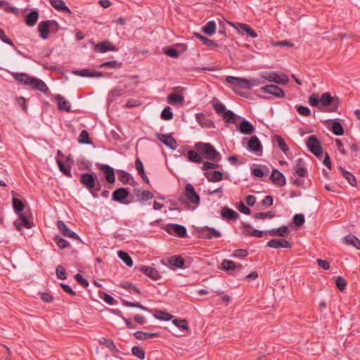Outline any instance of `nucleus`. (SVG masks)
<instances>
[{
    "mask_svg": "<svg viewBox=\"0 0 360 360\" xmlns=\"http://www.w3.org/2000/svg\"><path fill=\"white\" fill-rule=\"evenodd\" d=\"M225 81L230 85L231 89L237 94L247 97V94L243 89L249 90L253 86L259 85V80L257 79H245L233 76H226Z\"/></svg>",
    "mask_w": 360,
    "mask_h": 360,
    "instance_id": "obj_1",
    "label": "nucleus"
},
{
    "mask_svg": "<svg viewBox=\"0 0 360 360\" xmlns=\"http://www.w3.org/2000/svg\"><path fill=\"white\" fill-rule=\"evenodd\" d=\"M195 148L200 153H202L206 159L219 161L221 155L214 147L209 143H197Z\"/></svg>",
    "mask_w": 360,
    "mask_h": 360,
    "instance_id": "obj_2",
    "label": "nucleus"
},
{
    "mask_svg": "<svg viewBox=\"0 0 360 360\" xmlns=\"http://www.w3.org/2000/svg\"><path fill=\"white\" fill-rule=\"evenodd\" d=\"M320 105L319 109L321 111L323 110L322 107H329L330 112H335L340 105V101L338 97H333L329 93H324L319 98Z\"/></svg>",
    "mask_w": 360,
    "mask_h": 360,
    "instance_id": "obj_3",
    "label": "nucleus"
},
{
    "mask_svg": "<svg viewBox=\"0 0 360 360\" xmlns=\"http://www.w3.org/2000/svg\"><path fill=\"white\" fill-rule=\"evenodd\" d=\"M98 178L95 173H84L81 174L80 183L87 188L94 197H97L94 188L96 186Z\"/></svg>",
    "mask_w": 360,
    "mask_h": 360,
    "instance_id": "obj_4",
    "label": "nucleus"
},
{
    "mask_svg": "<svg viewBox=\"0 0 360 360\" xmlns=\"http://www.w3.org/2000/svg\"><path fill=\"white\" fill-rule=\"evenodd\" d=\"M306 143L309 150L316 157L321 158L323 155V148L320 141L315 136H309Z\"/></svg>",
    "mask_w": 360,
    "mask_h": 360,
    "instance_id": "obj_5",
    "label": "nucleus"
},
{
    "mask_svg": "<svg viewBox=\"0 0 360 360\" xmlns=\"http://www.w3.org/2000/svg\"><path fill=\"white\" fill-rule=\"evenodd\" d=\"M25 84L32 86L34 89L39 90L44 94L49 93V89L45 82L38 78L31 77L27 78L25 82Z\"/></svg>",
    "mask_w": 360,
    "mask_h": 360,
    "instance_id": "obj_6",
    "label": "nucleus"
},
{
    "mask_svg": "<svg viewBox=\"0 0 360 360\" xmlns=\"http://www.w3.org/2000/svg\"><path fill=\"white\" fill-rule=\"evenodd\" d=\"M227 23L234 27L240 34L245 32L252 38H256L257 37V34L247 24L242 22H232L230 21H228Z\"/></svg>",
    "mask_w": 360,
    "mask_h": 360,
    "instance_id": "obj_7",
    "label": "nucleus"
},
{
    "mask_svg": "<svg viewBox=\"0 0 360 360\" xmlns=\"http://www.w3.org/2000/svg\"><path fill=\"white\" fill-rule=\"evenodd\" d=\"M185 196L192 204L198 206L200 204V196L195 192L194 187L191 184H187L185 187Z\"/></svg>",
    "mask_w": 360,
    "mask_h": 360,
    "instance_id": "obj_8",
    "label": "nucleus"
},
{
    "mask_svg": "<svg viewBox=\"0 0 360 360\" xmlns=\"http://www.w3.org/2000/svg\"><path fill=\"white\" fill-rule=\"evenodd\" d=\"M165 229L168 233H174L180 238L185 237L187 233L184 226L176 224H169L165 226Z\"/></svg>",
    "mask_w": 360,
    "mask_h": 360,
    "instance_id": "obj_9",
    "label": "nucleus"
},
{
    "mask_svg": "<svg viewBox=\"0 0 360 360\" xmlns=\"http://www.w3.org/2000/svg\"><path fill=\"white\" fill-rule=\"evenodd\" d=\"M262 91L269 94H271L276 98L285 97V93L282 89L274 84H269L262 86L261 88Z\"/></svg>",
    "mask_w": 360,
    "mask_h": 360,
    "instance_id": "obj_10",
    "label": "nucleus"
},
{
    "mask_svg": "<svg viewBox=\"0 0 360 360\" xmlns=\"http://www.w3.org/2000/svg\"><path fill=\"white\" fill-rule=\"evenodd\" d=\"M247 148L250 151L254 152L259 155H261L262 153V143L256 136H253L250 139Z\"/></svg>",
    "mask_w": 360,
    "mask_h": 360,
    "instance_id": "obj_11",
    "label": "nucleus"
},
{
    "mask_svg": "<svg viewBox=\"0 0 360 360\" xmlns=\"http://www.w3.org/2000/svg\"><path fill=\"white\" fill-rule=\"evenodd\" d=\"M57 227L60 232L66 237L80 240L78 235L73 231L69 229L66 224L61 220L58 221Z\"/></svg>",
    "mask_w": 360,
    "mask_h": 360,
    "instance_id": "obj_12",
    "label": "nucleus"
},
{
    "mask_svg": "<svg viewBox=\"0 0 360 360\" xmlns=\"http://www.w3.org/2000/svg\"><path fill=\"white\" fill-rule=\"evenodd\" d=\"M157 137L160 141L163 143L167 147L174 150L177 148L176 140L170 134H157Z\"/></svg>",
    "mask_w": 360,
    "mask_h": 360,
    "instance_id": "obj_13",
    "label": "nucleus"
},
{
    "mask_svg": "<svg viewBox=\"0 0 360 360\" xmlns=\"http://www.w3.org/2000/svg\"><path fill=\"white\" fill-rule=\"evenodd\" d=\"M129 195V192L127 188H120L113 191L112 195V199L114 201L119 202L120 203L127 204V202H124Z\"/></svg>",
    "mask_w": 360,
    "mask_h": 360,
    "instance_id": "obj_14",
    "label": "nucleus"
},
{
    "mask_svg": "<svg viewBox=\"0 0 360 360\" xmlns=\"http://www.w3.org/2000/svg\"><path fill=\"white\" fill-rule=\"evenodd\" d=\"M198 232L202 238L207 239H210L212 238H219L221 236L219 231L208 226L200 228Z\"/></svg>",
    "mask_w": 360,
    "mask_h": 360,
    "instance_id": "obj_15",
    "label": "nucleus"
},
{
    "mask_svg": "<svg viewBox=\"0 0 360 360\" xmlns=\"http://www.w3.org/2000/svg\"><path fill=\"white\" fill-rule=\"evenodd\" d=\"M270 179L273 184L277 186L281 187L285 184V177L282 172L276 169H274L271 172Z\"/></svg>",
    "mask_w": 360,
    "mask_h": 360,
    "instance_id": "obj_16",
    "label": "nucleus"
},
{
    "mask_svg": "<svg viewBox=\"0 0 360 360\" xmlns=\"http://www.w3.org/2000/svg\"><path fill=\"white\" fill-rule=\"evenodd\" d=\"M267 246L272 248L277 249V248H290L292 245L289 241H288L285 239L274 238V239L270 240L267 243Z\"/></svg>",
    "mask_w": 360,
    "mask_h": 360,
    "instance_id": "obj_17",
    "label": "nucleus"
},
{
    "mask_svg": "<svg viewBox=\"0 0 360 360\" xmlns=\"http://www.w3.org/2000/svg\"><path fill=\"white\" fill-rule=\"evenodd\" d=\"M139 270L148 277L153 280L157 281L161 278L158 271L153 267L141 266Z\"/></svg>",
    "mask_w": 360,
    "mask_h": 360,
    "instance_id": "obj_18",
    "label": "nucleus"
},
{
    "mask_svg": "<svg viewBox=\"0 0 360 360\" xmlns=\"http://www.w3.org/2000/svg\"><path fill=\"white\" fill-rule=\"evenodd\" d=\"M269 82H273L279 84H287L289 82L288 77L285 74H278L273 72L266 77Z\"/></svg>",
    "mask_w": 360,
    "mask_h": 360,
    "instance_id": "obj_19",
    "label": "nucleus"
},
{
    "mask_svg": "<svg viewBox=\"0 0 360 360\" xmlns=\"http://www.w3.org/2000/svg\"><path fill=\"white\" fill-rule=\"evenodd\" d=\"M95 51L99 53H105L109 51H117L116 47L109 41H103L98 43L95 46Z\"/></svg>",
    "mask_w": 360,
    "mask_h": 360,
    "instance_id": "obj_20",
    "label": "nucleus"
},
{
    "mask_svg": "<svg viewBox=\"0 0 360 360\" xmlns=\"http://www.w3.org/2000/svg\"><path fill=\"white\" fill-rule=\"evenodd\" d=\"M37 30L40 37L42 39H47L50 33L49 20L41 21L38 24Z\"/></svg>",
    "mask_w": 360,
    "mask_h": 360,
    "instance_id": "obj_21",
    "label": "nucleus"
},
{
    "mask_svg": "<svg viewBox=\"0 0 360 360\" xmlns=\"http://www.w3.org/2000/svg\"><path fill=\"white\" fill-rule=\"evenodd\" d=\"M100 169L104 173L105 180L109 184H112L115 181V172L112 167L108 165H102Z\"/></svg>",
    "mask_w": 360,
    "mask_h": 360,
    "instance_id": "obj_22",
    "label": "nucleus"
},
{
    "mask_svg": "<svg viewBox=\"0 0 360 360\" xmlns=\"http://www.w3.org/2000/svg\"><path fill=\"white\" fill-rule=\"evenodd\" d=\"M55 100L57 102V105L59 110L66 112L70 111V104L68 101L65 99V98L63 96L60 94L56 95Z\"/></svg>",
    "mask_w": 360,
    "mask_h": 360,
    "instance_id": "obj_23",
    "label": "nucleus"
},
{
    "mask_svg": "<svg viewBox=\"0 0 360 360\" xmlns=\"http://www.w3.org/2000/svg\"><path fill=\"white\" fill-rule=\"evenodd\" d=\"M221 215L223 219L227 220H236L239 217V214L233 210L224 207L221 210Z\"/></svg>",
    "mask_w": 360,
    "mask_h": 360,
    "instance_id": "obj_24",
    "label": "nucleus"
},
{
    "mask_svg": "<svg viewBox=\"0 0 360 360\" xmlns=\"http://www.w3.org/2000/svg\"><path fill=\"white\" fill-rule=\"evenodd\" d=\"M239 130L243 134H251L255 131L254 126L248 120H243L240 123Z\"/></svg>",
    "mask_w": 360,
    "mask_h": 360,
    "instance_id": "obj_25",
    "label": "nucleus"
},
{
    "mask_svg": "<svg viewBox=\"0 0 360 360\" xmlns=\"http://www.w3.org/2000/svg\"><path fill=\"white\" fill-rule=\"evenodd\" d=\"M50 4L57 11H65L69 14H71L72 12L65 4V2L63 0H50Z\"/></svg>",
    "mask_w": 360,
    "mask_h": 360,
    "instance_id": "obj_26",
    "label": "nucleus"
},
{
    "mask_svg": "<svg viewBox=\"0 0 360 360\" xmlns=\"http://www.w3.org/2000/svg\"><path fill=\"white\" fill-rule=\"evenodd\" d=\"M288 227L286 226H281L278 229H274L271 230H267L266 232V236H284L286 233H288Z\"/></svg>",
    "mask_w": 360,
    "mask_h": 360,
    "instance_id": "obj_27",
    "label": "nucleus"
},
{
    "mask_svg": "<svg viewBox=\"0 0 360 360\" xmlns=\"http://www.w3.org/2000/svg\"><path fill=\"white\" fill-rule=\"evenodd\" d=\"M167 262L169 265L177 268H184L185 264V260L184 258L179 255H174L170 257Z\"/></svg>",
    "mask_w": 360,
    "mask_h": 360,
    "instance_id": "obj_28",
    "label": "nucleus"
},
{
    "mask_svg": "<svg viewBox=\"0 0 360 360\" xmlns=\"http://www.w3.org/2000/svg\"><path fill=\"white\" fill-rule=\"evenodd\" d=\"M243 268L242 264H236V263L231 260L224 259L221 262V269L224 271L241 269Z\"/></svg>",
    "mask_w": 360,
    "mask_h": 360,
    "instance_id": "obj_29",
    "label": "nucleus"
},
{
    "mask_svg": "<svg viewBox=\"0 0 360 360\" xmlns=\"http://www.w3.org/2000/svg\"><path fill=\"white\" fill-rule=\"evenodd\" d=\"M272 141L277 144L278 147L283 151V153L287 154L289 150V148L281 136L277 134L274 135Z\"/></svg>",
    "mask_w": 360,
    "mask_h": 360,
    "instance_id": "obj_30",
    "label": "nucleus"
},
{
    "mask_svg": "<svg viewBox=\"0 0 360 360\" xmlns=\"http://www.w3.org/2000/svg\"><path fill=\"white\" fill-rule=\"evenodd\" d=\"M338 169L342 173L343 177L348 181V183L352 186H356V180L355 176L351 174L350 172L346 171L342 167H339Z\"/></svg>",
    "mask_w": 360,
    "mask_h": 360,
    "instance_id": "obj_31",
    "label": "nucleus"
},
{
    "mask_svg": "<svg viewBox=\"0 0 360 360\" xmlns=\"http://www.w3.org/2000/svg\"><path fill=\"white\" fill-rule=\"evenodd\" d=\"M344 243L346 245H350L356 248L357 250H360V240L354 235H348L344 238Z\"/></svg>",
    "mask_w": 360,
    "mask_h": 360,
    "instance_id": "obj_32",
    "label": "nucleus"
},
{
    "mask_svg": "<svg viewBox=\"0 0 360 360\" xmlns=\"http://www.w3.org/2000/svg\"><path fill=\"white\" fill-rule=\"evenodd\" d=\"M38 18H39V13L37 11H31L26 16V19H25L26 25L29 27L34 26L37 23Z\"/></svg>",
    "mask_w": 360,
    "mask_h": 360,
    "instance_id": "obj_33",
    "label": "nucleus"
},
{
    "mask_svg": "<svg viewBox=\"0 0 360 360\" xmlns=\"http://www.w3.org/2000/svg\"><path fill=\"white\" fill-rule=\"evenodd\" d=\"M205 175L210 182L219 181L223 178V174L219 171L207 172Z\"/></svg>",
    "mask_w": 360,
    "mask_h": 360,
    "instance_id": "obj_34",
    "label": "nucleus"
},
{
    "mask_svg": "<svg viewBox=\"0 0 360 360\" xmlns=\"http://www.w3.org/2000/svg\"><path fill=\"white\" fill-rule=\"evenodd\" d=\"M134 336L140 340H146L150 338L158 337L159 334L157 333H146L143 331H136L134 333Z\"/></svg>",
    "mask_w": 360,
    "mask_h": 360,
    "instance_id": "obj_35",
    "label": "nucleus"
},
{
    "mask_svg": "<svg viewBox=\"0 0 360 360\" xmlns=\"http://www.w3.org/2000/svg\"><path fill=\"white\" fill-rule=\"evenodd\" d=\"M184 101V98L183 96L178 94H170L167 96V102L171 104L174 105L176 103H183Z\"/></svg>",
    "mask_w": 360,
    "mask_h": 360,
    "instance_id": "obj_36",
    "label": "nucleus"
},
{
    "mask_svg": "<svg viewBox=\"0 0 360 360\" xmlns=\"http://www.w3.org/2000/svg\"><path fill=\"white\" fill-rule=\"evenodd\" d=\"M194 35L198 38L199 40L202 41V43L207 46H213L214 48H218L219 46L217 44H216L214 41L210 39L209 38L201 35L200 34L194 32Z\"/></svg>",
    "mask_w": 360,
    "mask_h": 360,
    "instance_id": "obj_37",
    "label": "nucleus"
},
{
    "mask_svg": "<svg viewBox=\"0 0 360 360\" xmlns=\"http://www.w3.org/2000/svg\"><path fill=\"white\" fill-rule=\"evenodd\" d=\"M202 32L207 35H212L215 33L216 24L214 21H209L205 25L202 27Z\"/></svg>",
    "mask_w": 360,
    "mask_h": 360,
    "instance_id": "obj_38",
    "label": "nucleus"
},
{
    "mask_svg": "<svg viewBox=\"0 0 360 360\" xmlns=\"http://www.w3.org/2000/svg\"><path fill=\"white\" fill-rule=\"evenodd\" d=\"M119 175V180L123 184H129L130 181L133 179V177L131 175L127 172L124 170H120L118 172Z\"/></svg>",
    "mask_w": 360,
    "mask_h": 360,
    "instance_id": "obj_39",
    "label": "nucleus"
},
{
    "mask_svg": "<svg viewBox=\"0 0 360 360\" xmlns=\"http://www.w3.org/2000/svg\"><path fill=\"white\" fill-rule=\"evenodd\" d=\"M118 257L127 264L128 266H132L133 260L129 255L122 250H120L117 252Z\"/></svg>",
    "mask_w": 360,
    "mask_h": 360,
    "instance_id": "obj_40",
    "label": "nucleus"
},
{
    "mask_svg": "<svg viewBox=\"0 0 360 360\" xmlns=\"http://www.w3.org/2000/svg\"><path fill=\"white\" fill-rule=\"evenodd\" d=\"M188 159L189 161L195 163H201L202 162V157L197 152L193 150L188 151Z\"/></svg>",
    "mask_w": 360,
    "mask_h": 360,
    "instance_id": "obj_41",
    "label": "nucleus"
},
{
    "mask_svg": "<svg viewBox=\"0 0 360 360\" xmlns=\"http://www.w3.org/2000/svg\"><path fill=\"white\" fill-rule=\"evenodd\" d=\"M300 162H302V160L299 159L297 165L294 167V170L296 175L304 177L307 174V170L300 165Z\"/></svg>",
    "mask_w": 360,
    "mask_h": 360,
    "instance_id": "obj_42",
    "label": "nucleus"
},
{
    "mask_svg": "<svg viewBox=\"0 0 360 360\" xmlns=\"http://www.w3.org/2000/svg\"><path fill=\"white\" fill-rule=\"evenodd\" d=\"M56 162H57V165L59 167V169L65 174L68 177H71L72 176V174H71V172H70V166H66L64 162L60 160V159H57L56 160Z\"/></svg>",
    "mask_w": 360,
    "mask_h": 360,
    "instance_id": "obj_43",
    "label": "nucleus"
},
{
    "mask_svg": "<svg viewBox=\"0 0 360 360\" xmlns=\"http://www.w3.org/2000/svg\"><path fill=\"white\" fill-rule=\"evenodd\" d=\"M154 316L157 319L164 321H169L172 318V315H171L170 314L160 310H155Z\"/></svg>",
    "mask_w": 360,
    "mask_h": 360,
    "instance_id": "obj_44",
    "label": "nucleus"
},
{
    "mask_svg": "<svg viewBox=\"0 0 360 360\" xmlns=\"http://www.w3.org/2000/svg\"><path fill=\"white\" fill-rule=\"evenodd\" d=\"M79 142L82 144H91L92 142L89 138V133L86 130L84 129L81 131L79 137Z\"/></svg>",
    "mask_w": 360,
    "mask_h": 360,
    "instance_id": "obj_45",
    "label": "nucleus"
},
{
    "mask_svg": "<svg viewBox=\"0 0 360 360\" xmlns=\"http://www.w3.org/2000/svg\"><path fill=\"white\" fill-rule=\"evenodd\" d=\"M276 215L275 212L271 211L268 212H257L253 214V217L256 219H264L266 218L271 219Z\"/></svg>",
    "mask_w": 360,
    "mask_h": 360,
    "instance_id": "obj_46",
    "label": "nucleus"
},
{
    "mask_svg": "<svg viewBox=\"0 0 360 360\" xmlns=\"http://www.w3.org/2000/svg\"><path fill=\"white\" fill-rule=\"evenodd\" d=\"M332 131L337 136H341L344 134V128L338 121L335 120L332 126Z\"/></svg>",
    "mask_w": 360,
    "mask_h": 360,
    "instance_id": "obj_47",
    "label": "nucleus"
},
{
    "mask_svg": "<svg viewBox=\"0 0 360 360\" xmlns=\"http://www.w3.org/2000/svg\"><path fill=\"white\" fill-rule=\"evenodd\" d=\"M226 122L234 123L236 119V115L231 110H227L222 115Z\"/></svg>",
    "mask_w": 360,
    "mask_h": 360,
    "instance_id": "obj_48",
    "label": "nucleus"
},
{
    "mask_svg": "<svg viewBox=\"0 0 360 360\" xmlns=\"http://www.w3.org/2000/svg\"><path fill=\"white\" fill-rule=\"evenodd\" d=\"M12 202H13V209L15 212H20L24 210L25 205L22 202V200H20L16 198H13L12 200Z\"/></svg>",
    "mask_w": 360,
    "mask_h": 360,
    "instance_id": "obj_49",
    "label": "nucleus"
},
{
    "mask_svg": "<svg viewBox=\"0 0 360 360\" xmlns=\"http://www.w3.org/2000/svg\"><path fill=\"white\" fill-rule=\"evenodd\" d=\"M122 65V63L121 62H119L117 60H111V61H107L103 63H102L100 67L101 68H111L113 69H118L120 68Z\"/></svg>",
    "mask_w": 360,
    "mask_h": 360,
    "instance_id": "obj_50",
    "label": "nucleus"
},
{
    "mask_svg": "<svg viewBox=\"0 0 360 360\" xmlns=\"http://www.w3.org/2000/svg\"><path fill=\"white\" fill-rule=\"evenodd\" d=\"M131 353L134 356H136L139 359H144L145 358V352L144 350L138 346H134L131 349Z\"/></svg>",
    "mask_w": 360,
    "mask_h": 360,
    "instance_id": "obj_51",
    "label": "nucleus"
},
{
    "mask_svg": "<svg viewBox=\"0 0 360 360\" xmlns=\"http://www.w3.org/2000/svg\"><path fill=\"white\" fill-rule=\"evenodd\" d=\"M19 219L20 220V222L22 224V226L26 229H30L34 226L33 223L28 220L24 213L19 214Z\"/></svg>",
    "mask_w": 360,
    "mask_h": 360,
    "instance_id": "obj_52",
    "label": "nucleus"
},
{
    "mask_svg": "<svg viewBox=\"0 0 360 360\" xmlns=\"http://www.w3.org/2000/svg\"><path fill=\"white\" fill-rule=\"evenodd\" d=\"M56 276L61 280H65L68 277V274L65 268L62 265H58L56 270Z\"/></svg>",
    "mask_w": 360,
    "mask_h": 360,
    "instance_id": "obj_53",
    "label": "nucleus"
},
{
    "mask_svg": "<svg viewBox=\"0 0 360 360\" xmlns=\"http://www.w3.org/2000/svg\"><path fill=\"white\" fill-rule=\"evenodd\" d=\"M161 118L164 120H171L173 118V113L169 106L165 107L162 111Z\"/></svg>",
    "mask_w": 360,
    "mask_h": 360,
    "instance_id": "obj_54",
    "label": "nucleus"
},
{
    "mask_svg": "<svg viewBox=\"0 0 360 360\" xmlns=\"http://www.w3.org/2000/svg\"><path fill=\"white\" fill-rule=\"evenodd\" d=\"M172 322L179 328L188 330V323L186 319H174Z\"/></svg>",
    "mask_w": 360,
    "mask_h": 360,
    "instance_id": "obj_55",
    "label": "nucleus"
},
{
    "mask_svg": "<svg viewBox=\"0 0 360 360\" xmlns=\"http://www.w3.org/2000/svg\"><path fill=\"white\" fill-rule=\"evenodd\" d=\"M100 343L101 345H105L110 350L117 352V347L113 342V341L110 340H107L104 338H102L100 340Z\"/></svg>",
    "mask_w": 360,
    "mask_h": 360,
    "instance_id": "obj_56",
    "label": "nucleus"
},
{
    "mask_svg": "<svg viewBox=\"0 0 360 360\" xmlns=\"http://www.w3.org/2000/svg\"><path fill=\"white\" fill-rule=\"evenodd\" d=\"M53 240L57 244V245L61 249L65 248L69 246V243L59 236H56L53 238Z\"/></svg>",
    "mask_w": 360,
    "mask_h": 360,
    "instance_id": "obj_57",
    "label": "nucleus"
},
{
    "mask_svg": "<svg viewBox=\"0 0 360 360\" xmlns=\"http://www.w3.org/2000/svg\"><path fill=\"white\" fill-rule=\"evenodd\" d=\"M213 108L218 115H223L227 110L226 106L217 101L213 103Z\"/></svg>",
    "mask_w": 360,
    "mask_h": 360,
    "instance_id": "obj_58",
    "label": "nucleus"
},
{
    "mask_svg": "<svg viewBox=\"0 0 360 360\" xmlns=\"http://www.w3.org/2000/svg\"><path fill=\"white\" fill-rule=\"evenodd\" d=\"M305 221L304 216L302 214H296L292 218V222L297 226H301Z\"/></svg>",
    "mask_w": 360,
    "mask_h": 360,
    "instance_id": "obj_59",
    "label": "nucleus"
},
{
    "mask_svg": "<svg viewBox=\"0 0 360 360\" xmlns=\"http://www.w3.org/2000/svg\"><path fill=\"white\" fill-rule=\"evenodd\" d=\"M295 108L297 112L301 115L308 117L311 115V110L308 107L303 105H296Z\"/></svg>",
    "mask_w": 360,
    "mask_h": 360,
    "instance_id": "obj_60",
    "label": "nucleus"
},
{
    "mask_svg": "<svg viewBox=\"0 0 360 360\" xmlns=\"http://www.w3.org/2000/svg\"><path fill=\"white\" fill-rule=\"evenodd\" d=\"M335 284L338 290L342 292L346 288L347 281L344 278L338 276L336 279Z\"/></svg>",
    "mask_w": 360,
    "mask_h": 360,
    "instance_id": "obj_61",
    "label": "nucleus"
},
{
    "mask_svg": "<svg viewBox=\"0 0 360 360\" xmlns=\"http://www.w3.org/2000/svg\"><path fill=\"white\" fill-rule=\"evenodd\" d=\"M12 75L16 81L24 84L27 78H31V77L26 73H13Z\"/></svg>",
    "mask_w": 360,
    "mask_h": 360,
    "instance_id": "obj_62",
    "label": "nucleus"
},
{
    "mask_svg": "<svg viewBox=\"0 0 360 360\" xmlns=\"http://www.w3.org/2000/svg\"><path fill=\"white\" fill-rule=\"evenodd\" d=\"M164 52L166 55L173 58H176L179 56V52L173 48L165 49Z\"/></svg>",
    "mask_w": 360,
    "mask_h": 360,
    "instance_id": "obj_63",
    "label": "nucleus"
},
{
    "mask_svg": "<svg viewBox=\"0 0 360 360\" xmlns=\"http://www.w3.org/2000/svg\"><path fill=\"white\" fill-rule=\"evenodd\" d=\"M75 279L82 287L86 288L89 286L88 281L86 279H85L84 278H83V276L80 274H77L75 276Z\"/></svg>",
    "mask_w": 360,
    "mask_h": 360,
    "instance_id": "obj_64",
    "label": "nucleus"
}]
</instances>
